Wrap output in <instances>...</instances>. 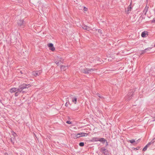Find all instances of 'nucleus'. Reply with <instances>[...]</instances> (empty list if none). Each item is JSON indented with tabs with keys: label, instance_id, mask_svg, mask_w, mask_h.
I'll return each mask as SVG.
<instances>
[{
	"label": "nucleus",
	"instance_id": "1",
	"mask_svg": "<svg viewBox=\"0 0 155 155\" xmlns=\"http://www.w3.org/2000/svg\"><path fill=\"white\" fill-rule=\"evenodd\" d=\"M31 86L30 84H26L23 83L19 85L18 86V91H17L15 94V96H18L20 93H21L22 94L25 93L27 92L26 89L28 88Z\"/></svg>",
	"mask_w": 155,
	"mask_h": 155
},
{
	"label": "nucleus",
	"instance_id": "2",
	"mask_svg": "<svg viewBox=\"0 0 155 155\" xmlns=\"http://www.w3.org/2000/svg\"><path fill=\"white\" fill-rule=\"evenodd\" d=\"M134 92V89H132L130 91V92L128 93L127 95L125 97V98L126 101H128L132 97L133 95Z\"/></svg>",
	"mask_w": 155,
	"mask_h": 155
},
{
	"label": "nucleus",
	"instance_id": "3",
	"mask_svg": "<svg viewBox=\"0 0 155 155\" xmlns=\"http://www.w3.org/2000/svg\"><path fill=\"white\" fill-rule=\"evenodd\" d=\"M95 70V69L84 68L81 69V72L84 74H88L90 73L93 72Z\"/></svg>",
	"mask_w": 155,
	"mask_h": 155
},
{
	"label": "nucleus",
	"instance_id": "4",
	"mask_svg": "<svg viewBox=\"0 0 155 155\" xmlns=\"http://www.w3.org/2000/svg\"><path fill=\"white\" fill-rule=\"evenodd\" d=\"M18 24L20 26H22V27L25 26V22L23 20H20L18 21Z\"/></svg>",
	"mask_w": 155,
	"mask_h": 155
},
{
	"label": "nucleus",
	"instance_id": "5",
	"mask_svg": "<svg viewBox=\"0 0 155 155\" xmlns=\"http://www.w3.org/2000/svg\"><path fill=\"white\" fill-rule=\"evenodd\" d=\"M153 141H151V142L149 143L143 149V150L144 151H145L146 150H147V147H148L149 146L152 144L153 143H154V142H155V138H154L153 140Z\"/></svg>",
	"mask_w": 155,
	"mask_h": 155
},
{
	"label": "nucleus",
	"instance_id": "6",
	"mask_svg": "<svg viewBox=\"0 0 155 155\" xmlns=\"http://www.w3.org/2000/svg\"><path fill=\"white\" fill-rule=\"evenodd\" d=\"M101 151L105 155H109L108 150L104 148H101Z\"/></svg>",
	"mask_w": 155,
	"mask_h": 155
},
{
	"label": "nucleus",
	"instance_id": "7",
	"mask_svg": "<svg viewBox=\"0 0 155 155\" xmlns=\"http://www.w3.org/2000/svg\"><path fill=\"white\" fill-rule=\"evenodd\" d=\"M41 72L42 71L41 70L33 71L32 72V74L35 76H39Z\"/></svg>",
	"mask_w": 155,
	"mask_h": 155
},
{
	"label": "nucleus",
	"instance_id": "8",
	"mask_svg": "<svg viewBox=\"0 0 155 155\" xmlns=\"http://www.w3.org/2000/svg\"><path fill=\"white\" fill-rule=\"evenodd\" d=\"M48 46L49 48V49L52 51L55 50V48L53 46V45L51 43L48 44Z\"/></svg>",
	"mask_w": 155,
	"mask_h": 155
},
{
	"label": "nucleus",
	"instance_id": "9",
	"mask_svg": "<svg viewBox=\"0 0 155 155\" xmlns=\"http://www.w3.org/2000/svg\"><path fill=\"white\" fill-rule=\"evenodd\" d=\"M131 3H130V5L127 7V10L125 11L126 13L127 14H128L129 13H130L132 7L131 6Z\"/></svg>",
	"mask_w": 155,
	"mask_h": 155
},
{
	"label": "nucleus",
	"instance_id": "10",
	"mask_svg": "<svg viewBox=\"0 0 155 155\" xmlns=\"http://www.w3.org/2000/svg\"><path fill=\"white\" fill-rule=\"evenodd\" d=\"M82 28L84 30H86L87 31H89L90 29V28L89 27H88L86 25H83L82 26Z\"/></svg>",
	"mask_w": 155,
	"mask_h": 155
},
{
	"label": "nucleus",
	"instance_id": "11",
	"mask_svg": "<svg viewBox=\"0 0 155 155\" xmlns=\"http://www.w3.org/2000/svg\"><path fill=\"white\" fill-rule=\"evenodd\" d=\"M18 88H12L10 90V92L12 93L13 92H16L17 91H18Z\"/></svg>",
	"mask_w": 155,
	"mask_h": 155
},
{
	"label": "nucleus",
	"instance_id": "12",
	"mask_svg": "<svg viewBox=\"0 0 155 155\" xmlns=\"http://www.w3.org/2000/svg\"><path fill=\"white\" fill-rule=\"evenodd\" d=\"M151 49V48H146L144 50H143L142 51H141V53H140V55H142L144 53L146 52L148 50L150 51V50Z\"/></svg>",
	"mask_w": 155,
	"mask_h": 155
},
{
	"label": "nucleus",
	"instance_id": "13",
	"mask_svg": "<svg viewBox=\"0 0 155 155\" xmlns=\"http://www.w3.org/2000/svg\"><path fill=\"white\" fill-rule=\"evenodd\" d=\"M68 68V67L67 66L62 65L61 66V71H64Z\"/></svg>",
	"mask_w": 155,
	"mask_h": 155
},
{
	"label": "nucleus",
	"instance_id": "14",
	"mask_svg": "<svg viewBox=\"0 0 155 155\" xmlns=\"http://www.w3.org/2000/svg\"><path fill=\"white\" fill-rule=\"evenodd\" d=\"M148 32L147 31H144L141 34V36L142 37H145L146 35H148Z\"/></svg>",
	"mask_w": 155,
	"mask_h": 155
},
{
	"label": "nucleus",
	"instance_id": "15",
	"mask_svg": "<svg viewBox=\"0 0 155 155\" xmlns=\"http://www.w3.org/2000/svg\"><path fill=\"white\" fill-rule=\"evenodd\" d=\"M72 137L74 138V139H77V138L80 137V136H78V135H77V134H71Z\"/></svg>",
	"mask_w": 155,
	"mask_h": 155
},
{
	"label": "nucleus",
	"instance_id": "16",
	"mask_svg": "<svg viewBox=\"0 0 155 155\" xmlns=\"http://www.w3.org/2000/svg\"><path fill=\"white\" fill-rule=\"evenodd\" d=\"M99 138L97 137H94L91 140V142H95L98 141Z\"/></svg>",
	"mask_w": 155,
	"mask_h": 155
},
{
	"label": "nucleus",
	"instance_id": "17",
	"mask_svg": "<svg viewBox=\"0 0 155 155\" xmlns=\"http://www.w3.org/2000/svg\"><path fill=\"white\" fill-rule=\"evenodd\" d=\"M72 101L74 102L75 104H76L77 98L75 97H72Z\"/></svg>",
	"mask_w": 155,
	"mask_h": 155
},
{
	"label": "nucleus",
	"instance_id": "18",
	"mask_svg": "<svg viewBox=\"0 0 155 155\" xmlns=\"http://www.w3.org/2000/svg\"><path fill=\"white\" fill-rule=\"evenodd\" d=\"M148 7H147V6H146L145 9L143 10V12H144V15H146L147 11H148Z\"/></svg>",
	"mask_w": 155,
	"mask_h": 155
},
{
	"label": "nucleus",
	"instance_id": "19",
	"mask_svg": "<svg viewBox=\"0 0 155 155\" xmlns=\"http://www.w3.org/2000/svg\"><path fill=\"white\" fill-rule=\"evenodd\" d=\"M98 141H100V142H104L106 141V140L104 138H99Z\"/></svg>",
	"mask_w": 155,
	"mask_h": 155
},
{
	"label": "nucleus",
	"instance_id": "20",
	"mask_svg": "<svg viewBox=\"0 0 155 155\" xmlns=\"http://www.w3.org/2000/svg\"><path fill=\"white\" fill-rule=\"evenodd\" d=\"M88 135V134L84 133H82V135L81 136H80V137H84Z\"/></svg>",
	"mask_w": 155,
	"mask_h": 155
},
{
	"label": "nucleus",
	"instance_id": "21",
	"mask_svg": "<svg viewBox=\"0 0 155 155\" xmlns=\"http://www.w3.org/2000/svg\"><path fill=\"white\" fill-rule=\"evenodd\" d=\"M79 145L81 147H83L84 146V142H80L79 143Z\"/></svg>",
	"mask_w": 155,
	"mask_h": 155
},
{
	"label": "nucleus",
	"instance_id": "22",
	"mask_svg": "<svg viewBox=\"0 0 155 155\" xmlns=\"http://www.w3.org/2000/svg\"><path fill=\"white\" fill-rule=\"evenodd\" d=\"M129 142L130 143H136V142H135V140H129Z\"/></svg>",
	"mask_w": 155,
	"mask_h": 155
},
{
	"label": "nucleus",
	"instance_id": "23",
	"mask_svg": "<svg viewBox=\"0 0 155 155\" xmlns=\"http://www.w3.org/2000/svg\"><path fill=\"white\" fill-rule=\"evenodd\" d=\"M98 32L100 35H101L102 34V30H101L98 29Z\"/></svg>",
	"mask_w": 155,
	"mask_h": 155
},
{
	"label": "nucleus",
	"instance_id": "24",
	"mask_svg": "<svg viewBox=\"0 0 155 155\" xmlns=\"http://www.w3.org/2000/svg\"><path fill=\"white\" fill-rule=\"evenodd\" d=\"M66 123L69 124H71V121L70 120H68L66 121Z\"/></svg>",
	"mask_w": 155,
	"mask_h": 155
},
{
	"label": "nucleus",
	"instance_id": "25",
	"mask_svg": "<svg viewBox=\"0 0 155 155\" xmlns=\"http://www.w3.org/2000/svg\"><path fill=\"white\" fill-rule=\"evenodd\" d=\"M63 61V60H62V58H59V61H58L60 62H62Z\"/></svg>",
	"mask_w": 155,
	"mask_h": 155
},
{
	"label": "nucleus",
	"instance_id": "26",
	"mask_svg": "<svg viewBox=\"0 0 155 155\" xmlns=\"http://www.w3.org/2000/svg\"><path fill=\"white\" fill-rule=\"evenodd\" d=\"M97 95L100 98H103V97H102V96H101L100 95V94L98 93L97 94Z\"/></svg>",
	"mask_w": 155,
	"mask_h": 155
},
{
	"label": "nucleus",
	"instance_id": "27",
	"mask_svg": "<svg viewBox=\"0 0 155 155\" xmlns=\"http://www.w3.org/2000/svg\"><path fill=\"white\" fill-rule=\"evenodd\" d=\"M55 63L57 65H59L60 64H59V61H57L56 62H55Z\"/></svg>",
	"mask_w": 155,
	"mask_h": 155
},
{
	"label": "nucleus",
	"instance_id": "28",
	"mask_svg": "<svg viewBox=\"0 0 155 155\" xmlns=\"http://www.w3.org/2000/svg\"><path fill=\"white\" fill-rule=\"evenodd\" d=\"M87 8L86 7H84V10L85 11H87Z\"/></svg>",
	"mask_w": 155,
	"mask_h": 155
},
{
	"label": "nucleus",
	"instance_id": "29",
	"mask_svg": "<svg viewBox=\"0 0 155 155\" xmlns=\"http://www.w3.org/2000/svg\"><path fill=\"white\" fill-rule=\"evenodd\" d=\"M77 135H78V136H81V135H82V133H78L77 134Z\"/></svg>",
	"mask_w": 155,
	"mask_h": 155
},
{
	"label": "nucleus",
	"instance_id": "30",
	"mask_svg": "<svg viewBox=\"0 0 155 155\" xmlns=\"http://www.w3.org/2000/svg\"><path fill=\"white\" fill-rule=\"evenodd\" d=\"M140 139H138V140H137V141H136V143H137L139 142V140H140Z\"/></svg>",
	"mask_w": 155,
	"mask_h": 155
},
{
	"label": "nucleus",
	"instance_id": "31",
	"mask_svg": "<svg viewBox=\"0 0 155 155\" xmlns=\"http://www.w3.org/2000/svg\"><path fill=\"white\" fill-rule=\"evenodd\" d=\"M5 155H9L7 153H5Z\"/></svg>",
	"mask_w": 155,
	"mask_h": 155
},
{
	"label": "nucleus",
	"instance_id": "32",
	"mask_svg": "<svg viewBox=\"0 0 155 155\" xmlns=\"http://www.w3.org/2000/svg\"><path fill=\"white\" fill-rule=\"evenodd\" d=\"M67 102L66 103V104H65V105H66V106H67Z\"/></svg>",
	"mask_w": 155,
	"mask_h": 155
},
{
	"label": "nucleus",
	"instance_id": "33",
	"mask_svg": "<svg viewBox=\"0 0 155 155\" xmlns=\"http://www.w3.org/2000/svg\"><path fill=\"white\" fill-rule=\"evenodd\" d=\"M20 73H21V74H22V72H21V71H20Z\"/></svg>",
	"mask_w": 155,
	"mask_h": 155
},
{
	"label": "nucleus",
	"instance_id": "34",
	"mask_svg": "<svg viewBox=\"0 0 155 155\" xmlns=\"http://www.w3.org/2000/svg\"><path fill=\"white\" fill-rule=\"evenodd\" d=\"M154 47H155V45H154Z\"/></svg>",
	"mask_w": 155,
	"mask_h": 155
}]
</instances>
